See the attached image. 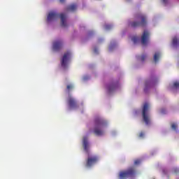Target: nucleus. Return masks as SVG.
I'll list each match as a JSON object with an SVG mask.
<instances>
[{"instance_id": "f257e3e1", "label": "nucleus", "mask_w": 179, "mask_h": 179, "mask_svg": "<svg viewBox=\"0 0 179 179\" xmlns=\"http://www.w3.org/2000/svg\"><path fill=\"white\" fill-rule=\"evenodd\" d=\"M107 124L108 122L106 120L101 117H96L94 120L93 134L96 136H103V135H104V130H103V128L107 127Z\"/></svg>"}, {"instance_id": "f03ea898", "label": "nucleus", "mask_w": 179, "mask_h": 179, "mask_svg": "<svg viewBox=\"0 0 179 179\" xmlns=\"http://www.w3.org/2000/svg\"><path fill=\"white\" fill-rule=\"evenodd\" d=\"M136 20L132 21L129 23V26L133 29L136 27H145L147 24L146 16L143 14H138L136 15Z\"/></svg>"}, {"instance_id": "7ed1b4c3", "label": "nucleus", "mask_w": 179, "mask_h": 179, "mask_svg": "<svg viewBox=\"0 0 179 179\" xmlns=\"http://www.w3.org/2000/svg\"><path fill=\"white\" fill-rule=\"evenodd\" d=\"M58 17H60L62 22V27H66L68 24H66V15L64 13H61L60 15L55 13L51 12L48 14L47 21L48 22H52V20H57Z\"/></svg>"}, {"instance_id": "20e7f679", "label": "nucleus", "mask_w": 179, "mask_h": 179, "mask_svg": "<svg viewBox=\"0 0 179 179\" xmlns=\"http://www.w3.org/2000/svg\"><path fill=\"white\" fill-rule=\"evenodd\" d=\"M142 117L145 125H150V115L149 114V103H144L142 109Z\"/></svg>"}, {"instance_id": "39448f33", "label": "nucleus", "mask_w": 179, "mask_h": 179, "mask_svg": "<svg viewBox=\"0 0 179 179\" xmlns=\"http://www.w3.org/2000/svg\"><path fill=\"white\" fill-rule=\"evenodd\" d=\"M135 169L129 168L127 171H122L119 173L120 179H127L135 176Z\"/></svg>"}, {"instance_id": "423d86ee", "label": "nucleus", "mask_w": 179, "mask_h": 179, "mask_svg": "<svg viewBox=\"0 0 179 179\" xmlns=\"http://www.w3.org/2000/svg\"><path fill=\"white\" fill-rule=\"evenodd\" d=\"M157 83V78L156 77H151L149 80H147L145 83V89L144 92H146L149 87L155 86V84Z\"/></svg>"}, {"instance_id": "0eeeda50", "label": "nucleus", "mask_w": 179, "mask_h": 179, "mask_svg": "<svg viewBox=\"0 0 179 179\" xmlns=\"http://www.w3.org/2000/svg\"><path fill=\"white\" fill-rule=\"evenodd\" d=\"M99 162V157L96 156H92V157H88L86 161V167H92V166H94V164H96Z\"/></svg>"}, {"instance_id": "6e6552de", "label": "nucleus", "mask_w": 179, "mask_h": 179, "mask_svg": "<svg viewBox=\"0 0 179 179\" xmlns=\"http://www.w3.org/2000/svg\"><path fill=\"white\" fill-rule=\"evenodd\" d=\"M150 36V34L149 33L148 31H143V35L141 36V44H143V45H146V44H148Z\"/></svg>"}, {"instance_id": "1a4fd4ad", "label": "nucleus", "mask_w": 179, "mask_h": 179, "mask_svg": "<svg viewBox=\"0 0 179 179\" xmlns=\"http://www.w3.org/2000/svg\"><path fill=\"white\" fill-rule=\"evenodd\" d=\"M67 103L69 108H78V107H79V105H78V101L71 96L69 97Z\"/></svg>"}, {"instance_id": "9d476101", "label": "nucleus", "mask_w": 179, "mask_h": 179, "mask_svg": "<svg viewBox=\"0 0 179 179\" xmlns=\"http://www.w3.org/2000/svg\"><path fill=\"white\" fill-rule=\"evenodd\" d=\"M69 58H71V52H66V53H64L62 59V66L63 68H66V62H68Z\"/></svg>"}, {"instance_id": "9b49d317", "label": "nucleus", "mask_w": 179, "mask_h": 179, "mask_svg": "<svg viewBox=\"0 0 179 179\" xmlns=\"http://www.w3.org/2000/svg\"><path fill=\"white\" fill-rule=\"evenodd\" d=\"M62 41H57L54 42L53 43V50L54 51H59L61 48H62Z\"/></svg>"}, {"instance_id": "f8f14e48", "label": "nucleus", "mask_w": 179, "mask_h": 179, "mask_svg": "<svg viewBox=\"0 0 179 179\" xmlns=\"http://www.w3.org/2000/svg\"><path fill=\"white\" fill-rule=\"evenodd\" d=\"M83 148L85 152H89V142L87 141V137L85 136L83 140Z\"/></svg>"}, {"instance_id": "ddd939ff", "label": "nucleus", "mask_w": 179, "mask_h": 179, "mask_svg": "<svg viewBox=\"0 0 179 179\" xmlns=\"http://www.w3.org/2000/svg\"><path fill=\"white\" fill-rule=\"evenodd\" d=\"M117 87H118L117 84L112 83L108 86V90L109 93H111V92H114V90H115V89H117Z\"/></svg>"}, {"instance_id": "4468645a", "label": "nucleus", "mask_w": 179, "mask_h": 179, "mask_svg": "<svg viewBox=\"0 0 179 179\" xmlns=\"http://www.w3.org/2000/svg\"><path fill=\"white\" fill-rule=\"evenodd\" d=\"M172 44L173 47H178L179 45V38L177 36L173 37L172 41Z\"/></svg>"}, {"instance_id": "2eb2a0df", "label": "nucleus", "mask_w": 179, "mask_h": 179, "mask_svg": "<svg viewBox=\"0 0 179 179\" xmlns=\"http://www.w3.org/2000/svg\"><path fill=\"white\" fill-rule=\"evenodd\" d=\"M67 10H71V12H74L76 10V4H71L67 7Z\"/></svg>"}, {"instance_id": "dca6fc26", "label": "nucleus", "mask_w": 179, "mask_h": 179, "mask_svg": "<svg viewBox=\"0 0 179 179\" xmlns=\"http://www.w3.org/2000/svg\"><path fill=\"white\" fill-rule=\"evenodd\" d=\"M160 52H156L154 55V61L155 62H157V61H159V59L160 58Z\"/></svg>"}, {"instance_id": "f3484780", "label": "nucleus", "mask_w": 179, "mask_h": 179, "mask_svg": "<svg viewBox=\"0 0 179 179\" xmlns=\"http://www.w3.org/2000/svg\"><path fill=\"white\" fill-rule=\"evenodd\" d=\"M131 40H132L133 43H134V44H136V43H138L139 41V37H138V36H133L131 38Z\"/></svg>"}, {"instance_id": "a211bd4d", "label": "nucleus", "mask_w": 179, "mask_h": 179, "mask_svg": "<svg viewBox=\"0 0 179 179\" xmlns=\"http://www.w3.org/2000/svg\"><path fill=\"white\" fill-rule=\"evenodd\" d=\"M106 30H111L113 29V25L111 24H106L105 25Z\"/></svg>"}, {"instance_id": "6ab92c4d", "label": "nucleus", "mask_w": 179, "mask_h": 179, "mask_svg": "<svg viewBox=\"0 0 179 179\" xmlns=\"http://www.w3.org/2000/svg\"><path fill=\"white\" fill-rule=\"evenodd\" d=\"M72 89H73V85H68L66 86V90H68V92H70V90H72Z\"/></svg>"}, {"instance_id": "aec40b11", "label": "nucleus", "mask_w": 179, "mask_h": 179, "mask_svg": "<svg viewBox=\"0 0 179 179\" xmlns=\"http://www.w3.org/2000/svg\"><path fill=\"white\" fill-rule=\"evenodd\" d=\"M171 128L173 129V131H177V124H176V123H173L171 124Z\"/></svg>"}, {"instance_id": "412c9836", "label": "nucleus", "mask_w": 179, "mask_h": 179, "mask_svg": "<svg viewBox=\"0 0 179 179\" xmlns=\"http://www.w3.org/2000/svg\"><path fill=\"white\" fill-rule=\"evenodd\" d=\"M173 87H175V89H178L179 88V82H175L173 83Z\"/></svg>"}, {"instance_id": "4be33fe9", "label": "nucleus", "mask_w": 179, "mask_h": 179, "mask_svg": "<svg viewBox=\"0 0 179 179\" xmlns=\"http://www.w3.org/2000/svg\"><path fill=\"white\" fill-rule=\"evenodd\" d=\"M173 173H174V174H178V173H179L178 168L173 169Z\"/></svg>"}, {"instance_id": "5701e85b", "label": "nucleus", "mask_w": 179, "mask_h": 179, "mask_svg": "<svg viewBox=\"0 0 179 179\" xmlns=\"http://www.w3.org/2000/svg\"><path fill=\"white\" fill-rule=\"evenodd\" d=\"M139 138H144L145 137V133L143 131H141L140 134H139Z\"/></svg>"}, {"instance_id": "b1692460", "label": "nucleus", "mask_w": 179, "mask_h": 179, "mask_svg": "<svg viewBox=\"0 0 179 179\" xmlns=\"http://www.w3.org/2000/svg\"><path fill=\"white\" fill-rule=\"evenodd\" d=\"M134 164L136 166L138 164H141V160L140 159H136L134 161Z\"/></svg>"}, {"instance_id": "393cba45", "label": "nucleus", "mask_w": 179, "mask_h": 179, "mask_svg": "<svg viewBox=\"0 0 179 179\" xmlns=\"http://www.w3.org/2000/svg\"><path fill=\"white\" fill-rule=\"evenodd\" d=\"M145 59H146V55H143L141 56V61L143 62V61H145Z\"/></svg>"}, {"instance_id": "a878e982", "label": "nucleus", "mask_w": 179, "mask_h": 179, "mask_svg": "<svg viewBox=\"0 0 179 179\" xmlns=\"http://www.w3.org/2000/svg\"><path fill=\"white\" fill-rule=\"evenodd\" d=\"M93 34H94V32L93 31H90L88 32V36H93Z\"/></svg>"}, {"instance_id": "bb28decb", "label": "nucleus", "mask_w": 179, "mask_h": 179, "mask_svg": "<svg viewBox=\"0 0 179 179\" xmlns=\"http://www.w3.org/2000/svg\"><path fill=\"white\" fill-rule=\"evenodd\" d=\"M59 2H60L61 3H64V2H65V0H59Z\"/></svg>"}, {"instance_id": "cd10ccee", "label": "nucleus", "mask_w": 179, "mask_h": 179, "mask_svg": "<svg viewBox=\"0 0 179 179\" xmlns=\"http://www.w3.org/2000/svg\"><path fill=\"white\" fill-rule=\"evenodd\" d=\"M164 3H166L167 2V0H163Z\"/></svg>"}, {"instance_id": "c85d7f7f", "label": "nucleus", "mask_w": 179, "mask_h": 179, "mask_svg": "<svg viewBox=\"0 0 179 179\" xmlns=\"http://www.w3.org/2000/svg\"><path fill=\"white\" fill-rule=\"evenodd\" d=\"M94 52H97V50L94 49Z\"/></svg>"}]
</instances>
